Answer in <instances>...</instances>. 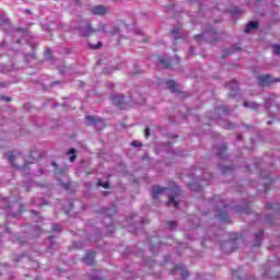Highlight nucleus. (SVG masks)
<instances>
[{
  "mask_svg": "<svg viewBox=\"0 0 280 280\" xmlns=\"http://www.w3.org/2000/svg\"><path fill=\"white\" fill-rule=\"evenodd\" d=\"M142 43H148V39L142 40Z\"/></svg>",
  "mask_w": 280,
  "mask_h": 280,
  "instance_id": "a18cd8bd",
  "label": "nucleus"
},
{
  "mask_svg": "<svg viewBox=\"0 0 280 280\" xmlns=\"http://www.w3.org/2000/svg\"><path fill=\"white\" fill-rule=\"evenodd\" d=\"M24 12H25L26 14H32V10H30V9H25Z\"/></svg>",
  "mask_w": 280,
  "mask_h": 280,
  "instance_id": "4c0bfd02",
  "label": "nucleus"
},
{
  "mask_svg": "<svg viewBox=\"0 0 280 280\" xmlns=\"http://www.w3.org/2000/svg\"><path fill=\"white\" fill-rule=\"evenodd\" d=\"M160 63L164 66V69H172L174 66L171 62H167V60L160 58Z\"/></svg>",
  "mask_w": 280,
  "mask_h": 280,
  "instance_id": "4be33fe9",
  "label": "nucleus"
},
{
  "mask_svg": "<svg viewBox=\"0 0 280 280\" xmlns=\"http://www.w3.org/2000/svg\"><path fill=\"white\" fill-rule=\"evenodd\" d=\"M166 85L170 89V91H172L173 93H176L178 91V89H176V81L174 80L167 81Z\"/></svg>",
  "mask_w": 280,
  "mask_h": 280,
  "instance_id": "f3484780",
  "label": "nucleus"
},
{
  "mask_svg": "<svg viewBox=\"0 0 280 280\" xmlns=\"http://www.w3.org/2000/svg\"><path fill=\"white\" fill-rule=\"evenodd\" d=\"M105 73H110V72H106V71H105Z\"/></svg>",
  "mask_w": 280,
  "mask_h": 280,
  "instance_id": "5fc2aeb1",
  "label": "nucleus"
},
{
  "mask_svg": "<svg viewBox=\"0 0 280 280\" xmlns=\"http://www.w3.org/2000/svg\"><path fill=\"white\" fill-rule=\"evenodd\" d=\"M183 30V27L182 26H176L174 30H172L171 31V34L173 35V36H175L174 37V39L175 40H178L180 37H178V34H180V31Z\"/></svg>",
  "mask_w": 280,
  "mask_h": 280,
  "instance_id": "a211bd4d",
  "label": "nucleus"
},
{
  "mask_svg": "<svg viewBox=\"0 0 280 280\" xmlns=\"http://www.w3.org/2000/svg\"><path fill=\"white\" fill-rule=\"evenodd\" d=\"M233 170L232 166H223L222 167V174H229Z\"/></svg>",
  "mask_w": 280,
  "mask_h": 280,
  "instance_id": "c85d7f7f",
  "label": "nucleus"
},
{
  "mask_svg": "<svg viewBox=\"0 0 280 280\" xmlns=\"http://www.w3.org/2000/svg\"><path fill=\"white\" fill-rule=\"evenodd\" d=\"M226 128H228V130H233V124L228 122V124H226Z\"/></svg>",
  "mask_w": 280,
  "mask_h": 280,
  "instance_id": "e433bc0d",
  "label": "nucleus"
},
{
  "mask_svg": "<svg viewBox=\"0 0 280 280\" xmlns=\"http://www.w3.org/2000/svg\"><path fill=\"white\" fill-rule=\"evenodd\" d=\"M7 102H12V98L5 97Z\"/></svg>",
  "mask_w": 280,
  "mask_h": 280,
  "instance_id": "a19ab883",
  "label": "nucleus"
},
{
  "mask_svg": "<svg viewBox=\"0 0 280 280\" xmlns=\"http://www.w3.org/2000/svg\"><path fill=\"white\" fill-rule=\"evenodd\" d=\"M26 191H30V189H28V188H26Z\"/></svg>",
  "mask_w": 280,
  "mask_h": 280,
  "instance_id": "864d4df0",
  "label": "nucleus"
},
{
  "mask_svg": "<svg viewBox=\"0 0 280 280\" xmlns=\"http://www.w3.org/2000/svg\"><path fill=\"white\" fill-rule=\"evenodd\" d=\"M85 119L86 121H89V124H92L93 126H97V124L102 121V118H97L95 116H86Z\"/></svg>",
  "mask_w": 280,
  "mask_h": 280,
  "instance_id": "dca6fc26",
  "label": "nucleus"
},
{
  "mask_svg": "<svg viewBox=\"0 0 280 280\" xmlns=\"http://www.w3.org/2000/svg\"><path fill=\"white\" fill-rule=\"evenodd\" d=\"M8 23H10V20H8L5 15H1L0 16V27H2V25H8Z\"/></svg>",
  "mask_w": 280,
  "mask_h": 280,
  "instance_id": "393cba45",
  "label": "nucleus"
},
{
  "mask_svg": "<svg viewBox=\"0 0 280 280\" xmlns=\"http://www.w3.org/2000/svg\"><path fill=\"white\" fill-rule=\"evenodd\" d=\"M33 213H34V215H38V212H36V211H33Z\"/></svg>",
  "mask_w": 280,
  "mask_h": 280,
  "instance_id": "c03bdc74",
  "label": "nucleus"
},
{
  "mask_svg": "<svg viewBox=\"0 0 280 280\" xmlns=\"http://www.w3.org/2000/svg\"><path fill=\"white\" fill-rule=\"evenodd\" d=\"M83 261L88 264V266H94L95 264V252H89L85 254Z\"/></svg>",
  "mask_w": 280,
  "mask_h": 280,
  "instance_id": "9b49d317",
  "label": "nucleus"
},
{
  "mask_svg": "<svg viewBox=\"0 0 280 280\" xmlns=\"http://www.w3.org/2000/svg\"><path fill=\"white\" fill-rule=\"evenodd\" d=\"M226 89L230 90V95L232 97H235V95H237V81L235 80H232V81H229L226 84H225Z\"/></svg>",
  "mask_w": 280,
  "mask_h": 280,
  "instance_id": "0eeeda50",
  "label": "nucleus"
},
{
  "mask_svg": "<svg viewBox=\"0 0 280 280\" xmlns=\"http://www.w3.org/2000/svg\"><path fill=\"white\" fill-rule=\"evenodd\" d=\"M202 183L200 178H198L196 182L188 184V187L190 191H202V186L200 185Z\"/></svg>",
  "mask_w": 280,
  "mask_h": 280,
  "instance_id": "ddd939ff",
  "label": "nucleus"
},
{
  "mask_svg": "<svg viewBox=\"0 0 280 280\" xmlns=\"http://www.w3.org/2000/svg\"><path fill=\"white\" fill-rule=\"evenodd\" d=\"M264 178H268V176H264Z\"/></svg>",
  "mask_w": 280,
  "mask_h": 280,
  "instance_id": "603ef678",
  "label": "nucleus"
},
{
  "mask_svg": "<svg viewBox=\"0 0 280 280\" xmlns=\"http://www.w3.org/2000/svg\"><path fill=\"white\" fill-rule=\"evenodd\" d=\"M52 165H56V162H52Z\"/></svg>",
  "mask_w": 280,
  "mask_h": 280,
  "instance_id": "8fccbe9b",
  "label": "nucleus"
},
{
  "mask_svg": "<svg viewBox=\"0 0 280 280\" xmlns=\"http://www.w3.org/2000/svg\"><path fill=\"white\" fill-rule=\"evenodd\" d=\"M16 160V156L12 153L9 154L8 161L11 163V165H14V161Z\"/></svg>",
  "mask_w": 280,
  "mask_h": 280,
  "instance_id": "cd10ccee",
  "label": "nucleus"
},
{
  "mask_svg": "<svg viewBox=\"0 0 280 280\" xmlns=\"http://www.w3.org/2000/svg\"><path fill=\"white\" fill-rule=\"evenodd\" d=\"M112 102L113 104H115V106H118L119 108H121L126 104V101L124 100L122 95L112 96Z\"/></svg>",
  "mask_w": 280,
  "mask_h": 280,
  "instance_id": "f8f14e48",
  "label": "nucleus"
},
{
  "mask_svg": "<svg viewBox=\"0 0 280 280\" xmlns=\"http://www.w3.org/2000/svg\"><path fill=\"white\" fill-rule=\"evenodd\" d=\"M117 213V209L115 208H109L106 210V215H108V218H113V215H115Z\"/></svg>",
  "mask_w": 280,
  "mask_h": 280,
  "instance_id": "b1692460",
  "label": "nucleus"
},
{
  "mask_svg": "<svg viewBox=\"0 0 280 280\" xmlns=\"http://www.w3.org/2000/svg\"><path fill=\"white\" fill-rule=\"evenodd\" d=\"M217 207V218L221 221L226 223L229 221V213H226L228 205L224 203V200H221L220 203L215 205Z\"/></svg>",
  "mask_w": 280,
  "mask_h": 280,
  "instance_id": "20e7f679",
  "label": "nucleus"
},
{
  "mask_svg": "<svg viewBox=\"0 0 280 280\" xmlns=\"http://www.w3.org/2000/svg\"><path fill=\"white\" fill-rule=\"evenodd\" d=\"M241 139H242V136H237V140L241 141Z\"/></svg>",
  "mask_w": 280,
  "mask_h": 280,
  "instance_id": "79ce46f5",
  "label": "nucleus"
},
{
  "mask_svg": "<svg viewBox=\"0 0 280 280\" xmlns=\"http://www.w3.org/2000/svg\"><path fill=\"white\" fill-rule=\"evenodd\" d=\"M163 191H167V188L160 187V186H153L152 190H151V196H152L153 200H156V198H159V196H161L163 194Z\"/></svg>",
  "mask_w": 280,
  "mask_h": 280,
  "instance_id": "6e6552de",
  "label": "nucleus"
},
{
  "mask_svg": "<svg viewBox=\"0 0 280 280\" xmlns=\"http://www.w3.org/2000/svg\"><path fill=\"white\" fill-rule=\"evenodd\" d=\"M104 30H106L105 25H102L98 28H93V26L91 25V21L85 20L83 22H81L80 26H79V34L80 36H93V34H97V32H104Z\"/></svg>",
  "mask_w": 280,
  "mask_h": 280,
  "instance_id": "f257e3e1",
  "label": "nucleus"
},
{
  "mask_svg": "<svg viewBox=\"0 0 280 280\" xmlns=\"http://www.w3.org/2000/svg\"><path fill=\"white\" fill-rule=\"evenodd\" d=\"M174 270L175 272H179L182 280H187V278L189 277V272L187 271V269H185V266L183 265H176Z\"/></svg>",
  "mask_w": 280,
  "mask_h": 280,
  "instance_id": "1a4fd4ad",
  "label": "nucleus"
},
{
  "mask_svg": "<svg viewBox=\"0 0 280 280\" xmlns=\"http://www.w3.org/2000/svg\"><path fill=\"white\" fill-rule=\"evenodd\" d=\"M243 106H245V108H253L254 110H257V108H259V104L257 103H248V102H244Z\"/></svg>",
  "mask_w": 280,
  "mask_h": 280,
  "instance_id": "6ab92c4d",
  "label": "nucleus"
},
{
  "mask_svg": "<svg viewBox=\"0 0 280 280\" xmlns=\"http://www.w3.org/2000/svg\"><path fill=\"white\" fill-rule=\"evenodd\" d=\"M266 207H267V209H276V207L272 205H267Z\"/></svg>",
  "mask_w": 280,
  "mask_h": 280,
  "instance_id": "58836bf2",
  "label": "nucleus"
},
{
  "mask_svg": "<svg viewBox=\"0 0 280 280\" xmlns=\"http://www.w3.org/2000/svg\"><path fill=\"white\" fill-rule=\"evenodd\" d=\"M131 145H133V148H141V143L139 141H132Z\"/></svg>",
  "mask_w": 280,
  "mask_h": 280,
  "instance_id": "473e14b6",
  "label": "nucleus"
},
{
  "mask_svg": "<svg viewBox=\"0 0 280 280\" xmlns=\"http://www.w3.org/2000/svg\"><path fill=\"white\" fill-rule=\"evenodd\" d=\"M18 32H25V28H18Z\"/></svg>",
  "mask_w": 280,
  "mask_h": 280,
  "instance_id": "ea45409f",
  "label": "nucleus"
},
{
  "mask_svg": "<svg viewBox=\"0 0 280 280\" xmlns=\"http://www.w3.org/2000/svg\"><path fill=\"white\" fill-rule=\"evenodd\" d=\"M144 137L148 139L150 137V128L147 127L144 130Z\"/></svg>",
  "mask_w": 280,
  "mask_h": 280,
  "instance_id": "f704fd0d",
  "label": "nucleus"
},
{
  "mask_svg": "<svg viewBox=\"0 0 280 280\" xmlns=\"http://www.w3.org/2000/svg\"><path fill=\"white\" fill-rule=\"evenodd\" d=\"M273 54L276 56H280V46L279 45H273Z\"/></svg>",
  "mask_w": 280,
  "mask_h": 280,
  "instance_id": "c756f323",
  "label": "nucleus"
},
{
  "mask_svg": "<svg viewBox=\"0 0 280 280\" xmlns=\"http://www.w3.org/2000/svg\"><path fill=\"white\" fill-rule=\"evenodd\" d=\"M51 231H54V233H60V231H62V229L60 228V225L55 224L51 229Z\"/></svg>",
  "mask_w": 280,
  "mask_h": 280,
  "instance_id": "7c9ffc66",
  "label": "nucleus"
},
{
  "mask_svg": "<svg viewBox=\"0 0 280 280\" xmlns=\"http://www.w3.org/2000/svg\"><path fill=\"white\" fill-rule=\"evenodd\" d=\"M231 54H233V50L232 49H226L225 55L222 58H226V56H231Z\"/></svg>",
  "mask_w": 280,
  "mask_h": 280,
  "instance_id": "72a5a7b5",
  "label": "nucleus"
},
{
  "mask_svg": "<svg viewBox=\"0 0 280 280\" xmlns=\"http://www.w3.org/2000/svg\"><path fill=\"white\" fill-rule=\"evenodd\" d=\"M257 27H259V24L255 21H250L245 28V34H248L252 30H257Z\"/></svg>",
  "mask_w": 280,
  "mask_h": 280,
  "instance_id": "2eb2a0df",
  "label": "nucleus"
},
{
  "mask_svg": "<svg viewBox=\"0 0 280 280\" xmlns=\"http://www.w3.org/2000/svg\"><path fill=\"white\" fill-rule=\"evenodd\" d=\"M233 240H237V235H235V237Z\"/></svg>",
  "mask_w": 280,
  "mask_h": 280,
  "instance_id": "de8ad7c7",
  "label": "nucleus"
},
{
  "mask_svg": "<svg viewBox=\"0 0 280 280\" xmlns=\"http://www.w3.org/2000/svg\"><path fill=\"white\" fill-rule=\"evenodd\" d=\"M167 225L172 229L173 226H176V221H167Z\"/></svg>",
  "mask_w": 280,
  "mask_h": 280,
  "instance_id": "c9c22d12",
  "label": "nucleus"
},
{
  "mask_svg": "<svg viewBox=\"0 0 280 280\" xmlns=\"http://www.w3.org/2000/svg\"><path fill=\"white\" fill-rule=\"evenodd\" d=\"M221 250L226 255H231V253H235V249H233V245L226 241L221 243Z\"/></svg>",
  "mask_w": 280,
  "mask_h": 280,
  "instance_id": "9d476101",
  "label": "nucleus"
},
{
  "mask_svg": "<svg viewBox=\"0 0 280 280\" xmlns=\"http://www.w3.org/2000/svg\"><path fill=\"white\" fill-rule=\"evenodd\" d=\"M68 154H72L70 155L69 161L70 163H74L75 159H78V156L75 155V149H69Z\"/></svg>",
  "mask_w": 280,
  "mask_h": 280,
  "instance_id": "412c9836",
  "label": "nucleus"
},
{
  "mask_svg": "<svg viewBox=\"0 0 280 280\" xmlns=\"http://www.w3.org/2000/svg\"><path fill=\"white\" fill-rule=\"evenodd\" d=\"M183 197V190L178 186H174L171 189V194L168 195V201H167V207H175V209H178V205L180 202V198Z\"/></svg>",
  "mask_w": 280,
  "mask_h": 280,
  "instance_id": "7ed1b4c3",
  "label": "nucleus"
},
{
  "mask_svg": "<svg viewBox=\"0 0 280 280\" xmlns=\"http://www.w3.org/2000/svg\"><path fill=\"white\" fill-rule=\"evenodd\" d=\"M244 211V213H247V210H243Z\"/></svg>",
  "mask_w": 280,
  "mask_h": 280,
  "instance_id": "09e8293b",
  "label": "nucleus"
},
{
  "mask_svg": "<svg viewBox=\"0 0 280 280\" xmlns=\"http://www.w3.org/2000/svg\"><path fill=\"white\" fill-rule=\"evenodd\" d=\"M257 1H261V0H257Z\"/></svg>",
  "mask_w": 280,
  "mask_h": 280,
  "instance_id": "6e6d98bb",
  "label": "nucleus"
},
{
  "mask_svg": "<svg viewBox=\"0 0 280 280\" xmlns=\"http://www.w3.org/2000/svg\"><path fill=\"white\" fill-rule=\"evenodd\" d=\"M191 51H194V48H190V52L189 54H191Z\"/></svg>",
  "mask_w": 280,
  "mask_h": 280,
  "instance_id": "49530a36",
  "label": "nucleus"
},
{
  "mask_svg": "<svg viewBox=\"0 0 280 280\" xmlns=\"http://www.w3.org/2000/svg\"><path fill=\"white\" fill-rule=\"evenodd\" d=\"M217 155L223 156V159H224L226 156V145L219 147Z\"/></svg>",
  "mask_w": 280,
  "mask_h": 280,
  "instance_id": "aec40b11",
  "label": "nucleus"
},
{
  "mask_svg": "<svg viewBox=\"0 0 280 280\" xmlns=\"http://www.w3.org/2000/svg\"><path fill=\"white\" fill-rule=\"evenodd\" d=\"M264 237V230H259L255 234V241H254V246H261V240Z\"/></svg>",
  "mask_w": 280,
  "mask_h": 280,
  "instance_id": "4468645a",
  "label": "nucleus"
},
{
  "mask_svg": "<svg viewBox=\"0 0 280 280\" xmlns=\"http://www.w3.org/2000/svg\"><path fill=\"white\" fill-rule=\"evenodd\" d=\"M91 49H100L102 47V42H97L96 44L94 43H89Z\"/></svg>",
  "mask_w": 280,
  "mask_h": 280,
  "instance_id": "bb28decb",
  "label": "nucleus"
},
{
  "mask_svg": "<svg viewBox=\"0 0 280 280\" xmlns=\"http://www.w3.org/2000/svg\"><path fill=\"white\" fill-rule=\"evenodd\" d=\"M195 40H205L206 43H209L210 45H214V43H218V31L213 28H209L205 32H202L199 35L194 36Z\"/></svg>",
  "mask_w": 280,
  "mask_h": 280,
  "instance_id": "f03ea898",
  "label": "nucleus"
},
{
  "mask_svg": "<svg viewBox=\"0 0 280 280\" xmlns=\"http://www.w3.org/2000/svg\"><path fill=\"white\" fill-rule=\"evenodd\" d=\"M229 12L231 14H240L242 11L237 7H232V8L229 9Z\"/></svg>",
  "mask_w": 280,
  "mask_h": 280,
  "instance_id": "a878e982",
  "label": "nucleus"
},
{
  "mask_svg": "<svg viewBox=\"0 0 280 280\" xmlns=\"http://www.w3.org/2000/svg\"><path fill=\"white\" fill-rule=\"evenodd\" d=\"M46 58H51V49L47 48L45 51Z\"/></svg>",
  "mask_w": 280,
  "mask_h": 280,
  "instance_id": "2f4dec72",
  "label": "nucleus"
},
{
  "mask_svg": "<svg viewBox=\"0 0 280 280\" xmlns=\"http://www.w3.org/2000/svg\"><path fill=\"white\" fill-rule=\"evenodd\" d=\"M259 86H270V84H275V82H280L279 79H272L270 74H261L257 78Z\"/></svg>",
  "mask_w": 280,
  "mask_h": 280,
  "instance_id": "39448f33",
  "label": "nucleus"
},
{
  "mask_svg": "<svg viewBox=\"0 0 280 280\" xmlns=\"http://www.w3.org/2000/svg\"><path fill=\"white\" fill-rule=\"evenodd\" d=\"M96 186H97V187H103L104 189H108V187H110V184H109L108 182L104 183V182H102V180H98V182L96 183Z\"/></svg>",
  "mask_w": 280,
  "mask_h": 280,
  "instance_id": "5701e85b",
  "label": "nucleus"
},
{
  "mask_svg": "<svg viewBox=\"0 0 280 280\" xmlns=\"http://www.w3.org/2000/svg\"><path fill=\"white\" fill-rule=\"evenodd\" d=\"M206 178V180H208V178H211V175H208L207 177H205Z\"/></svg>",
  "mask_w": 280,
  "mask_h": 280,
  "instance_id": "37998d69",
  "label": "nucleus"
},
{
  "mask_svg": "<svg viewBox=\"0 0 280 280\" xmlns=\"http://www.w3.org/2000/svg\"><path fill=\"white\" fill-rule=\"evenodd\" d=\"M92 14L95 16H104L106 12H108V9L104 5H95L91 9Z\"/></svg>",
  "mask_w": 280,
  "mask_h": 280,
  "instance_id": "423d86ee",
  "label": "nucleus"
},
{
  "mask_svg": "<svg viewBox=\"0 0 280 280\" xmlns=\"http://www.w3.org/2000/svg\"><path fill=\"white\" fill-rule=\"evenodd\" d=\"M7 209H10V206H7Z\"/></svg>",
  "mask_w": 280,
  "mask_h": 280,
  "instance_id": "3c124183",
  "label": "nucleus"
}]
</instances>
